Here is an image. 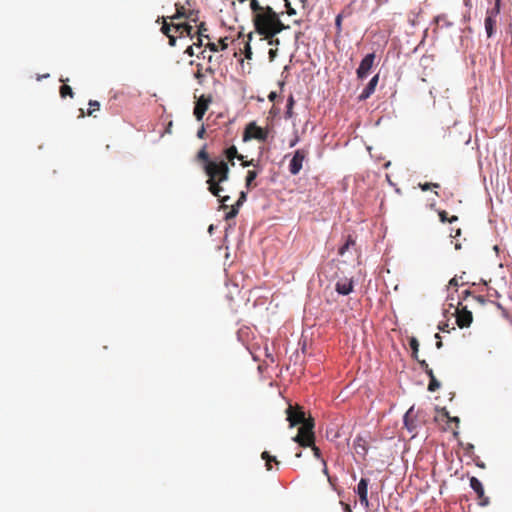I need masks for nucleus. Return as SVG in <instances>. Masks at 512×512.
I'll list each match as a JSON object with an SVG mask.
<instances>
[{"mask_svg": "<svg viewBox=\"0 0 512 512\" xmlns=\"http://www.w3.org/2000/svg\"><path fill=\"white\" fill-rule=\"evenodd\" d=\"M448 421L452 422V423H455L456 425H459L460 418L458 416H453V417L449 416L448 417Z\"/></svg>", "mask_w": 512, "mask_h": 512, "instance_id": "09e8293b", "label": "nucleus"}, {"mask_svg": "<svg viewBox=\"0 0 512 512\" xmlns=\"http://www.w3.org/2000/svg\"><path fill=\"white\" fill-rule=\"evenodd\" d=\"M309 447L312 449L315 458L319 459L322 462L323 458H322L321 450L314 443H312V446H309Z\"/></svg>", "mask_w": 512, "mask_h": 512, "instance_id": "2f4dec72", "label": "nucleus"}, {"mask_svg": "<svg viewBox=\"0 0 512 512\" xmlns=\"http://www.w3.org/2000/svg\"><path fill=\"white\" fill-rule=\"evenodd\" d=\"M439 219L442 223H446L448 221L447 212L444 210L438 211Z\"/></svg>", "mask_w": 512, "mask_h": 512, "instance_id": "c9c22d12", "label": "nucleus"}, {"mask_svg": "<svg viewBox=\"0 0 512 512\" xmlns=\"http://www.w3.org/2000/svg\"><path fill=\"white\" fill-rule=\"evenodd\" d=\"M499 13L498 7H492L487 10L484 26L488 38H492L496 33V18Z\"/></svg>", "mask_w": 512, "mask_h": 512, "instance_id": "39448f33", "label": "nucleus"}, {"mask_svg": "<svg viewBox=\"0 0 512 512\" xmlns=\"http://www.w3.org/2000/svg\"><path fill=\"white\" fill-rule=\"evenodd\" d=\"M294 105H295L294 97L292 94H290L289 97L287 98L286 108L293 110Z\"/></svg>", "mask_w": 512, "mask_h": 512, "instance_id": "f704fd0d", "label": "nucleus"}, {"mask_svg": "<svg viewBox=\"0 0 512 512\" xmlns=\"http://www.w3.org/2000/svg\"><path fill=\"white\" fill-rule=\"evenodd\" d=\"M315 438H316L315 434H310V436L308 438L301 432H298V434L292 438V441L297 443L301 447H308V446H312V443L315 442Z\"/></svg>", "mask_w": 512, "mask_h": 512, "instance_id": "ddd939ff", "label": "nucleus"}, {"mask_svg": "<svg viewBox=\"0 0 512 512\" xmlns=\"http://www.w3.org/2000/svg\"><path fill=\"white\" fill-rule=\"evenodd\" d=\"M474 299L481 305H484L486 303V299L482 295L474 296Z\"/></svg>", "mask_w": 512, "mask_h": 512, "instance_id": "c03bdc74", "label": "nucleus"}, {"mask_svg": "<svg viewBox=\"0 0 512 512\" xmlns=\"http://www.w3.org/2000/svg\"><path fill=\"white\" fill-rule=\"evenodd\" d=\"M299 142V137L298 135L296 134L295 137L290 141L289 143V147L292 148L294 146H296V144Z\"/></svg>", "mask_w": 512, "mask_h": 512, "instance_id": "8fccbe9b", "label": "nucleus"}, {"mask_svg": "<svg viewBox=\"0 0 512 512\" xmlns=\"http://www.w3.org/2000/svg\"><path fill=\"white\" fill-rule=\"evenodd\" d=\"M354 245L355 240L352 238V236H348L344 244L339 247L338 254L343 256L350 249V247Z\"/></svg>", "mask_w": 512, "mask_h": 512, "instance_id": "4be33fe9", "label": "nucleus"}, {"mask_svg": "<svg viewBox=\"0 0 512 512\" xmlns=\"http://www.w3.org/2000/svg\"><path fill=\"white\" fill-rule=\"evenodd\" d=\"M185 53H186L187 55H189V56H194V49H193V45H192V46H189V47L186 49Z\"/></svg>", "mask_w": 512, "mask_h": 512, "instance_id": "13d9d810", "label": "nucleus"}, {"mask_svg": "<svg viewBox=\"0 0 512 512\" xmlns=\"http://www.w3.org/2000/svg\"><path fill=\"white\" fill-rule=\"evenodd\" d=\"M173 27L177 31H183L184 28H190V24L189 23H178V24L173 25Z\"/></svg>", "mask_w": 512, "mask_h": 512, "instance_id": "4c0bfd02", "label": "nucleus"}, {"mask_svg": "<svg viewBox=\"0 0 512 512\" xmlns=\"http://www.w3.org/2000/svg\"><path fill=\"white\" fill-rule=\"evenodd\" d=\"M218 198V201L221 202L223 205L226 204L230 200V196H221V192H219V195H215Z\"/></svg>", "mask_w": 512, "mask_h": 512, "instance_id": "ea45409f", "label": "nucleus"}, {"mask_svg": "<svg viewBox=\"0 0 512 512\" xmlns=\"http://www.w3.org/2000/svg\"><path fill=\"white\" fill-rule=\"evenodd\" d=\"M360 504L366 509L367 512H369V500H368V494L367 495H361L359 497Z\"/></svg>", "mask_w": 512, "mask_h": 512, "instance_id": "c756f323", "label": "nucleus"}, {"mask_svg": "<svg viewBox=\"0 0 512 512\" xmlns=\"http://www.w3.org/2000/svg\"><path fill=\"white\" fill-rule=\"evenodd\" d=\"M204 135H205V127L204 126H201L198 131H197V137L202 139L204 138Z\"/></svg>", "mask_w": 512, "mask_h": 512, "instance_id": "49530a36", "label": "nucleus"}, {"mask_svg": "<svg viewBox=\"0 0 512 512\" xmlns=\"http://www.w3.org/2000/svg\"><path fill=\"white\" fill-rule=\"evenodd\" d=\"M238 200H241L242 202H244V203H245V202H246V200H247V192H245V191H241V192L239 193Z\"/></svg>", "mask_w": 512, "mask_h": 512, "instance_id": "de8ad7c7", "label": "nucleus"}, {"mask_svg": "<svg viewBox=\"0 0 512 512\" xmlns=\"http://www.w3.org/2000/svg\"><path fill=\"white\" fill-rule=\"evenodd\" d=\"M418 186L422 191H428L432 188H439L438 183H429V182L419 183Z\"/></svg>", "mask_w": 512, "mask_h": 512, "instance_id": "cd10ccee", "label": "nucleus"}, {"mask_svg": "<svg viewBox=\"0 0 512 512\" xmlns=\"http://www.w3.org/2000/svg\"><path fill=\"white\" fill-rule=\"evenodd\" d=\"M449 285L450 286H458V281L456 278H452L450 281H449Z\"/></svg>", "mask_w": 512, "mask_h": 512, "instance_id": "774afa93", "label": "nucleus"}, {"mask_svg": "<svg viewBox=\"0 0 512 512\" xmlns=\"http://www.w3.org/2000/svg\"><path fill=\"white\" fill-rule=\"evenodd\" d=\"M335 291L342 296H347L353 291V281H338L335 284Z\"/></svg>", "mask_w": 512, "mask_h": 512, "instance_id": "4468645a", "label": "nucleus"}, {"mask_svg": "<svg viewBox=\"0 0 512 512\" xmlns=\"http://www.w3.org/2000/svg\"><path fill=\"white\" fill-rule=\"evenodd\" d=\"M171 27H173V25H170L167 22H164L162 27H161V32L164 35L169 36L170 35V31H171Z\"/></svg>", "mask_w": 512, "mask_h": 512, "instance_id": "473e14b6", "label": "nucleus"}, {"mask_svg": "<svg viewBox=\"0 0 512 512\" xmlns=\"http://www.w3.org/2000/svg\"><path fill=\"white\" fill-rule=\"evenodd\" d=\"M379 81V74L374 75L366 86L363 88L361 93L358 95V101L367 100L374 92Z\"/></svg>", "mask_w": 512, "mask_h": 512, "instance_id": "6e6552de", "label": "nucleus"}, {"mask_svg": "<svg viewBox=\"0 0 512 512\" xmlns=\"http://www.w3.org/2000/svg\"><path fill=\"white\" fill-rule=\"evenodd\" d=\"M207 30L208 29H207L206 24L204 22H201L198 25V35L200 37H205V38L209 39V35L204 34Z\"/></svg>", "mask_w": 512, "mask_h": 512, "instance_id": "c85d7f7f", "label": "nucleus"}, {"mask_svg": "<svg viewBox=\"0 0 512 512\" xmlns=\"http://www.w3.org/2000/svg\"><path fill=\"white\" fill-rule=\"evenodd\" d=\"M89 106L99 109L100 103L98 101H96V100H90L89 101Z\"/></svg>", "mask_w": 512, "mask_h": 512, "instance_id": "603ef678", "label": "nucleus"}, {"mask_svg": "<svg viewBox=\"0 0 512 512\" xmlns=\"http://www.w3.org/2000/svg\"><path fill=\"white\" fill-rule=\"evenodd\" d=\"M341 25H342V15L338 14L335 18V27L337 31H341Z\"/></svg>", "mask_w": 512, "mask_h": 512, "instance_id": "e433bc0d", "label": "nucleus"}, {"mask_svg": "<svg viewBox=\"0 0 512 512\" xmlns=\"http://www.w3.org/2000/svg\"><path fill=\"white\" fill-rule=\"evenodd\" d=\"M440 387H441V383L436 377L429 379L428 388H427L428 391L435 392Z\"/></svg>", "mask_w": 512, "mask_h": 512, "instance_id": "393cba45", "label": "nucleus"}, {"mask_svg": "<svg viewBox=\"0 0 512 512\" xmlns=\"http://www.w3.org/2000/svg\"><path fill=\"white\" fill-rule=\"evenodd\" d=\"M192 30H193V27L190 25V28H184V30H183L182 32L187 33V35H188V36H190L191 38H193Z\"/></svg>", "mask_w": 512, "mask_h": 512, "instance_id": "bf43d9fd", "label": "nucleus"}, {"mask_svg": "<svg viewBox=\"0 0 512 512\" xmlns=\"http://www.w3.org/2000/svg\"><path fill=\"white\" fill-rule=\"evenodd\" d=\"M478 498L480 499L479 505L481 507H486L490 504V499H489V497L485 496V493L483 494V497H478Z\"/></svg>", "mask_w": 512, "mask_h": 512, "instance_id": "72a5a7b5", "label": "nucleus"}, {"mask_svg": "<svg viewBox=\"0 0 512 512\" xmlns=\"http://www.w3.org/2000/svg\"><path fill=\"white\" fill-rule=\"evenodd\" d=\"M237 215L233 214L231 211H228L226 214H225V219L226 220H231V219H234Z\"/></svg>", "mask_w": 512, "mask_h": 512, "instance_id": "6e6d98bb", "label": "nucleus"}, {"mask_svg": "<svg viewBox=\"0 0 512 512\" xmlns=\"http://www.w3.org/2000/svg\"><path fill=\"white\" fill-rule=\"evenodd\" d=\"M60 94L62 98H65L66 96L73 97V90L69 85H63L61 86Z\"/></svg>", "mask_w": 512, "mask_h": 512, "instance_id": "bb28decb", "label": "nucleus"}, {"mask_svg": "<svg viewBox=\"0 0 512 512\" xmlns=\"http://www.w3.org/2000/svg\"><path fill=\"white\" fill-rule=\"evenodd\" d=\"M167 37L169 38V45L171 47L176 46L177 38L175 36L171 35V34L169 36H167Z\"/></svg>", "mask_w": 512, "mask_h": 512, "instance_id": "a18cd8bd", "label": "nucleus"}, {"mask_svg": "<svg viewBox=\"0 0 512 512\" xmlns=\"http://www.w3.org/2000/svg\"><path fill=\"white\" fill-rule=\"evenodd\" d=\"M417 361H418V363H419V365H420V367H421V369H422L423 371H425L426 369H428V368H429V365H428V363L426 362V360H419V359H418Z\"/></svg>", "mask_w": 512, "mask_h": 512, "instance_id": "37998d69", "label": "nucleus"}, {"mask_svg": "<svg viewBox=\"0 0 512 512\" xmlns=\"http://www.w3.org/2000/svg\"><path fill=\"white\" fill-rule=\"evenodd\" d=\"M175 7H176V12H175V14L173 16L170 17L172 20H178V19H181V18H190V16L193 15V14H199L198 10L187 11L179 3H177L175 5Z\"/></svg>", "mask_w": 512, "mask_h": 512, "instance_id": "2eb2a0df", "label": "nucleus"}, {"mask_svg": "<svg viewBox=\"0 0 512 512\" xmlns=\"http://www.w3.org/2000/svg\"><path fill=\"white\" fill-rule=\"evenodd\" d=\"M474 445L472 443H467L465 446H464V449H465V455L466 456H469V457H472L474 455Z\"/></svg>", "mask_w": 512, "mask_h": 512, "instance_id": "7c9ffc66", "label": "nucleus"}, {"mask_svg": "<svg viewBox=\"0 0 512 512\" xmlns=\"http://www.w3.org/2000/svg\"><path fill=\"white\" fill-rule=\"evenodd\" d=\"M262 460L265 461V466L267 470H271V462L274 461L278 464V461L275 456H272L268 451H263L261 454Z\"/></svg>", "mask_w": 512, "mask_h": 512, "instance_id": "5701e85b", "label": "nucleus"}, {"mask_svg": "<svg viewBox=\"0 0 512 512\" xmlns=\"http://www.w3.org/2000/svg\"><path fill=\"white\" fill-rule=\"evenodd\" d=\"M253 24L259 35L273 37L282 30V22L270 6H265L264 10L253 17Z\"/></svg>", "mask_w": 512, "mask_h": 512, "instance_id": "f03ea898", "label": "nucleus"}, {"mask_svg": "<svg viewBox=\"0 0 512 512\" xmlns=\"http://www.w3.org/2000/svg\"><path fill=\"white\" fill-rule=\"evenodd\" d=\"M206 47L211 51V52H218L220 51L219 50V46L217 44H215L214 42H209Z\"/></svg>", "mask_w": 512, "mask_h": 512, "instance_id": "58836bf2", "label": "nucleus"}, {"mask_svg": "<svg viewBox=\"0 0 512 512\" xmlns=\"http://www.w3.org/2000/svg\"><path fill=\"white\" fill-rule=\"evenodd\" d=\"M414 410V406L410 407L403 416V424L404 427L410 432H414L417 428V424L414 418H412V413Z\"/></svg>", "mask_w": 512, "mask_h": 512, "instance_id": "f8f14e48", "label": "nucleus"}, {"mask_svg": "<svg viewBox=\"0 0 512 512\" xmlns=\"http://www.w3.org/2000/svg\"><path fill=\"white\" fill-rule=\"evenodd\" d=\"M435 338H437V339H438V341L436 342V348H437V349H441V348H442V346H443V343H442V341H441L440 335H439V334H435Z\"/></svg>", "mask_w": 512, "mask_h": 512, "instance_id": "3c124183", "label": "nucleus"}, {"mask_svg": "<svg viewBox=\"0 0 512 512\" xmlns=\"http://www.w3.org/2000/svg\"><path fill=\"white\" fill-rule=\"evenodd\" d=\"M306 157L305 151L302 149H297L290 160L289 163V172L291 175L295 176L300 173L303 167V161Z\"/></svg>", "mask_w": 512, "mask_h": 512, "instance_id": "423d86ee", "label": "nucleus"}, {"mask_svg": "<svg viewBox=\"0 0 512 512\" xmlns=\"http://www.w3.org/2000/svg\"><path fill=\"white\" fill-rule=\"evenodd\" d=\"M292 116H293V110H292V109H288V108H286V111H285V118H286V119H290Z\"/></svg>", "mask_w": 512, "mask_h": 512, "instance_id": "4d7b16f0", "label": "nucleus"}, {"mask_svg": "<svg viewBox=\"0 0 512 512\" xmlns=\"http://www.w3.org/2000/svg\"><path fill=\"white\" fill-rule=\"evenodd\" d=\"M269 131L257 125V128H253V139L261 142H265L268 139Z\"/></svg>", "mask_w": 512, "mask_h": 512, "instance_id": "a211bd4d", "label": "nucleus"}, {"mask_svg": "<svg viewBox=\"0 0 512 512\" xmlns=\"http://www.w3.org/2000/svg\"><path fill=\"white\" fill-rule=\"evenodd\" d=\"M218 46H219V50H220V51H224V50H226V49H227V47H228L227 38H223V39H221V40H220V45H218Z\"/></svg>", "mask_w": 512, "mask_h": 512, "instance_id": "a19ab883", "label": "nucleus"}, {"mask_svg": "<svg viewBox=\"0 0 512 512\" xmlns=\"http://www.w3.org/2000/svg\"><path fill=\"white\" fill-rule=\"evenodd\" d=\"M259 174V170H248L245 177V186L247 189H251L255 179Z\"/></svg>", "mask_w": 512, "mask_h": 512, "instance_id": "412c9836", "label": "nucleus"}, {"mask_svg": "<svg viewBox=\"0 0 512 512\" xmlns=\"http://www.w3.org/2000/svg\"><path fill=\"white\" fill-rule=\"evenodd\" d=\"M268 100L270 102H274L277 98H278V93L276 91H271L269 94H268Z\"/></svg>", "mask_w": 512, "mask_h": 512, "instance_id": "79ce46f5", "label": "nucleus"}, {"mask_svg": "<svg viewBox=\"0 0 512 512\" xmlns=\"http://www.w3.org/2000/svg\"><path fill=\"white\" fill-rule=\"evenodd\" d=\"M264 7L265 6H261L257 0L250 1V9L253 13V17H255L258 13H260L262 10H264Z\"/></svg>", "mask_w": 512, "mask_h": 512, "instance_id": "b1692460", "label": "nucleus"}, {"mask_svg": "<svg viewBox=\"0 0 512 512\" xmlns=\"http://www.w3.org/2000/svg\"><path fill=\"white\" fill-rule=\"evenodd\" d=\"M456 323L460 328L469 327L473 321L472 312L464 307L462 310L455 309Z\"/></svg>", "mask_w": 512, "mask_h": 512, "instance_id": "0eeeda50", "label": "nucleus"}, {"mask_svg": "<svg viewBox=\"0 0 512 512\" xmlns=\"http://www.w3.org/2000/svg\"><path fill=\"white\" fill-rule=\"evenodd\" d=\"M207 109L208 101L204 98V96H202L200 99L197 100L194 107V116L197 119V121H202Z\"/></svg>", "mask_w": 512, "mask_h": 512, "instance_id": "9d476101", "label": "nucleus"}, {"mask_svg": "<svg viewBox=\"0 0 512 512\" xmlns=\"http://www.w3.org/2000/svg\"><path fill=\"white\" fill-rule=\"evenodd\" d=\"M191 22L196 23L198 21V14H193L188 18Z\"/></svg>", "mask_w": 512, "mask_h": 512, "instance_id": "69168bd1", "label": "nucleus"}, {"mask_svg": "<svg viewBox=\"0 0 512 512\" xmlns=\"http://www.w3.org/2000/svg\"><path fill=\"white\" fill-rule=\"evenodd\" d=\"M244 204V202H242L241 200H238L235 202L234 205H232L233 208H237L238 210H240V207Z\"/></svg>", "mask_w": 512, "mask_h": 512, "instance_id": "680f3d73", "label": "nucleus"}, {"mask_svg": "<svg viewBox=\"0 0 512 512\" xmlns=\"http://www.w3.org/2000/svg\"><path fill=\"white\" fill-rule=\"evenodd\" d=\"M244 204V202H242L241 200H238L235 202L234 205H232L233 208H237L238 210H240V207Z\"/></svg>", "mask_w": 512, "mask_h": 512, "instance_id": "052dcab7", "label": "nucleus"}, {"mask_svg": "<svg viewBox=\"0 0 512 512\" xmlns=\"http://www.w3.org/2000/svg\"><path fill=\"white\" fill-rule=\"evenodd\" d=\"M435 20H436V22H437L438 24H440V22L442 21V24L445 26V21H446V20H445V16H444V15H439V16H437V17L435 18Z\"/></svg>", "mask_w": 512, "mask_h": 512, "instance_id": "5fc2aeb1", "label": "nucleus"}, {"mask_svg": "<svg viewBox=\"0 0 512 512\" xmlns=\"http://www.w3.org/2000/svg\"><path fill=\"white\" fill-rule=\"evenodd\" d=\"M287 420L289 421V426L291 428L295 427L298 424H301L299 428V432L304 434L309 438L310 434L314 433V421L312 419H306L304 412L297 413L295 416L288 413Z\"/></svg>", "mask_w": 512, "mask_h": 512, "instance_id": "7ed1b4c3", "label": "nucleus"}, {"mask_svg": "<svg viewBox=\"0 0 512 512\" xmlns=\"http://www.w3.org/2000/svg\"><path fill=\"white\" fill-rule=\"evenodd\" d=\"M370 483L369 478L362 477L360 481L358 482L356 488L354 489V492L360 497L361 495H367L368 494V485Z\"/></svg>", "mask_w": 512, "mask_h": 512, "instance_id": "f3484780", "label": "nucleus"}, {"mask_svg": "<svg viewBox=\"0 0 512 512\" xmlns=\"http://www.w3.org/2000/svg\"><path fill=\"white\" fill-rule=\"evenodd\" d=\"M470 488L476 493L478 497H483L485 493L482 482L475 476L470 477L469 479Z\"/></svg>", "mask_w": 512, "mask_h": 512, "instance_id": "dca6fc26", "label": "nucleus"}, {"mask_svg": "<svg viewBox=\"0 0 512 512\" xmlns=\"http://www.w3.org/2000/svg\"><path fill=\"white\" fill-rule=\"evenodd\" d=\"M206 149L207 145L204 144L197 153V159L204 162V172L208 177L206 183L209 192L213 195H219V192L224 191L221 183L229 179V164L220 156L210 157Z\"/></svg>", "mask_w": 512, "mask_h": 512, "instance_id": "f257e3e1", "label": "nucleus"}, {"mask_svg": "<svg viewBox=\"0 0 512 512\" xmlns=\"http://www.w3.org/2000/svg\"><path fill=\"white\" fill-rule=\"evenodd\" d=\"M244 204V202H242L241 200H238L235 202L234 205H232L233 208H237L238 210H240V207Z\"/></svg>", "mask_w": 512, "mask_h": 512, "instance_id": "e2e57ef3", "label": "nucleus"}, {"mask_svg": "<svg viewBox=\"0 0 512 512\" xmlns=\"http://www.w3.org/2000/svg\"><path fill=\"white\" fill-rule=\"evenodd\" d=\"M375 53H367L362 60L360 61V64L358 68L356 69V75L359 80H364L368 77L375 60Z\"/></svg>", "mask_w": 512, "mask_h": 512, "instance_id": "20e7f679", "label": "nucleus"}, {"mask_svg": "<svg viewBox=\"0 0 512 512\" xmlns=\"http://www.w3.org/2000/svg\"><path fill=\"white\" fill-rule=\"evenodd\" d=\"M321 463L323 464V473L328 476V469H327L326 461L324 459H322Z\"/></svg>", "mask_w": 512, "mask_h": 512, "instance_id": "0e129e2a", "label": "nucleus"}, {"mask_svg": "<svg viewBox=\"0 0 512 512\" xmlns=\"http://www.w3.org/2000/svg\"><path fill=\"white\" fill-rule=\"evenodd\" d=\"M253 128H257L255 121H251L246 125L242 136L243 142H249L253 139Z\"/></svg>", "mask_w": 512, "mask_h": 512, "instance_id": "6ab92c4d", "label": "nucleus"}, {"mask_svg": "<svg viewBox=\"0 0 512 512\" xmlns=\"http://www.w3.org/2000/svg\"><path fill=\"white\" fill-rule=\"evenodd\" d=\"M223 156L231 162V165L234 166V159L243 160L244 156L238 153L237 147L235 145L227 146L223 149Z\"/></svg>", "mask_w": 512, "mask_h": 512, "instance_id": "9b49d317", "label": "nucleus"}, {"mask_svg": "<svg viewBox=\"0 0 512 512\" xmlns=\"http://www.w3.org/2000/svg\"><path fill=\"white\" fill-rule=\"evenodd\" d=\"M202 38L203 37H198V41L196 43L193 44V46H197V47H201L203 45V41H202Z\"/></svg>", "mask_w": 512, "mask_h": 512, "instance_id": "338daca9", "label": "nucleus"}, {"mask_svg": "<svg viewBox=\"0 0 512 512\" xmlns=\"http://www.w3.org/2000/svg\"><path fill=\"white\" fill-rule=\"evenodd\" d=\"M353 447H354L356 454L358 456L362 457L363 459H365V457L369 451V447L367 445L366 439L361 434H358L355 437L354 442H353Z\"/></svg>", "mask_w": 512, "mask_h": 512, "instance_id": "1a4fd4ad", "label": "nucleus"}, {"mask_svg": "<svg viewBox=\"0 0 512 512\" xmlns=\"http://www.w3.org/2000/svg\"><path fill=\"white\" fill-rule=\"evenodd\" d=\"M409 347L411 349V356L413 359L418 360L419 342L416 337L411 336L409 338Z\"/></svg>", "mask_w": 512, "mask_h": 512, "instance_id": "aec40b11", "label": "nucleus"}, {"mask_svg": "<svg viewBox=\"0 0 512 512\" xmlns=\"http://www.w3.org/2000/svg\"><path fill=\"white\" fill-rule=\"evenodd\" d=\"M242 163H241V166L242 167H250V166H253L255 168H257V170L261 171V166L259 165V161L257 160H254V159H251V160H240Z\"/></svg>", "mask_w": 512, "mask_h": 512, "instance_id": "a878e982", "label": "nucleus"}, {"mask_svg": "<svg viewBox=\"0 0 512 512\" xmlns=\"http://www.w3.org/2000/svg\"><path fill=\"white\" fill-rule=\"evenodd\" d=\"M424 372L429 377V379L435 377L434 372L430 367L428 369H426Z\"/></svg>", "mask_w": 512, "mask_h": 512, "instance_id": "864d4df0", "label": "nucleus"}]
</instances>
